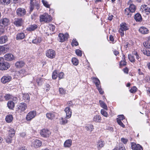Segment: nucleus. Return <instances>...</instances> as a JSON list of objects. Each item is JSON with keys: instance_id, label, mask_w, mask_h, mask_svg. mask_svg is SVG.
I'll return each mask as SVG.
<instances>
[{"instance_id": "36", "label": "nucleus", "mask_w": 150, "mask_h": 150, "mask_svg": "<svg viewBox=\"0 0 150 150\" xmlns=\"http://www.w3.org/2000/svg\"><path fill=\"white\" fill-rule=\"evenodd\" d=\"M125 55L123 54V57H122V60L120 62V66H125L126 65V62L125 61Z\"/></svg>"}, {"instance_id": "32", "label": "nucleus", "mask_w": 150, "mask_h": 150, "mask_svg": "<svg viewBox=\"0 0 150 150\" xmlns=\"http://www.w3.org/2000/svg\"><path fill=\"white\" fill-rule=\"evenodd\" d=\"M132 12L130 11L128 8H126L125 10V14L128 17H130L132 16Z\"/></svg>"}, {"instance_id": "64", "label": "nucleus", "mask_w": 150, "mask_h": 150, "mask_svg": "<svg viewBox=\"0 0 150 150\" xmlns=\"http://www.w3.org/2000/svg\"><path fill=\"white\" fill-rule=\"evenodd\" d=\"M118 117H119L118 118H119V120H122L124 119V115H119L118 116Z\"/></svg>"}, {"instance_id": "50", "label": "nucleus", "mask_w": 150, "mask_h": 150, "mask_svg": "<svg viewBox=\"0 0 150 150\" xmlns=\"http://www.w3.org/2000/svg\"><path fill=\"white\" fill-rule=\"evenodd\" d=\"M42 2L45 7L47 8L50 7V6L48 4V2L47 1L44 0H42Z\"/></svg>"}, {"instance_id": "41", "label": "nucleus", "mask_w": 150, "mask_h": 150, "mask_svg": "<svg viewBox=\"0 0 150 150\" xmlns=\"http://www.w3.org/2000/svg\"><path fill=\"white\" fill-rule=\"evenodd\" d=\"M143 53L145 54L147 56H150V52L148 50H146L144 48L143 50H142Z\"/></svg>"}, {"instance_id": "15", "label": "nucleus", "mask_w": 150, "mask_h": 150, "mask_svg": "<svg viewBox=\"0 0 150 150\" xmlns=\"http://www.w3.org/2000/svg\"><path fill=\"white\" fill-rule=\"evenodd\" d=\"M139 31L141 33L144 34H147L149 32L148 29L144 27H140L139 29Z\"/></svg>"}, {"instance_id": "21", "label": "nucleus", "mask_w": 150, "mask_h": 150, "mask_svg": "<svg viewBox=\"0 0 150 150\" xmlns=\"http://www.w3.org/2000/svg\"><path fill=\"white\" fill-rule=\"evenodd\" d=\"M8 49V47L6 45L0 46V54L5 53Z\"/></svg>"}, {"instance_id": "23", "label": "nucleus", "mask_w": 150, "mask_h": 150, "mask_svg": "<svg viewBox=\"0 0 150 150\" xmlns=\"http://www.w3.org/2000/svg\"><path fill=\"white\" fill-rule=\"evenodd\" d=\"M25 36V34L23 33H18L16 35V39L17 40H20L23 39Z\"/></svg>"}, {"instance_id": "13", "label": "nucleus", "mask_w": 150, "mask_h": 150, "mask_svg": "<svg viewBox=\"0 0 150 150\" xmlns=\"http://www.w3.org/2000/svg\"><path fill=\"white\" fill-rule=\"evenodd\" d=\"M42 144V142L41 141L39 140H36L33 142L32 146L35 148H37L40 146Z\"/></svg>"}, {"instance_id": "39", "label": "nucleus", "mask_w": 150, "mask_h": 150, "mask_svg": "<svg viewBox=\"0 0 150 150\" xmlns=\"http://www.w3.org/2000/svg\"><path fill=\"white\" fill-rule=\"evenodd\" d=\"M15 131L13 129L11 128L9 130V135L13 137L15 135Z\"/></svg>"}, {"instance_id": "59", "label": "nucleus", "mask_w": 150, "mask_h": 150, "mask_svg": "<svg viewBox=\"0 0 150 150\" xmlns=\"http://www.w3.org/2000/svg\"><path fill=\"white\" fill-rule=\"evenodd\" d=\"M124 30H122V29H121L120 28L119 30V32L120 33V35L121 37L123 36L124 35Z\"/></svg>"}, {"instance_id": "40", "label": "nucleus", "mask_w": 150, "mask_h": 150, "mask_svg": "<svg viewBox=\"0 0 150 150\" xmlns=\"http://www.w3.org/2000/svg\"><path fill=\"white\" fill-rule=\"evenodd\" d=\"M128 58L130 61L132 62H134L135 61V59L133 55L129 54Z\"/></svg>"}, {"instance_id": "16", "label": "nucleus", "mask_w": 150, "mask_h": 150, "mask_svg": "<svg viewBox=\"0 0 150 150\" xmlns=\"http://www.w3.org/2000/svg\"><path fill=\"white\" fill-rule=\"evenodd\" d=\"M8 40V38L7 36L4 35L0 37V44L5 43Z\"/></svg>"}, {"instance_id": "12", "label": "nucleus", "mask_w": 150, "mask_h": 150, "mask_svg": "<svg viewBox=\"0 0 150 150\" xmlns=\"http://www.w3.org/2000/svg\"><path fill=\"white\" fill-rule=\"evenodd\" d=\"M10 67V64L7 62H4L1 65H0V70H6L8 69Z\"/></svg>"}, {"instance_id": "5", "label": "nucleus", "mask_w": 150, "mask_h": 150, "mask_svg": "<svg viewBox=\"0 0 150 150\" xmlns=\"http://www.w3.org/2000/svg\"><path fill=\"white\" fill-rule=\"evenodd\" d=\"M50 132L47 129H43L40 132L41 136L44 137H48L51 134Z\"/></svg>"}, {"instance_id": "20", "label": "nucleus", "mask_w": 150, "mask_h": 150, "mask_svg": "<svg viewBox=\"0 0 150 150\" xmlns=\"http://www.w3.org/2000/svg\"><path fill=\"white\" fill-rule=\"evenodd\" d=\"M134 18L137 22H141L142 21L141 15L139 13H137L134 15Z\"/></svg>"}, {"instance_id": "62", "label": "nucleus", "mask_w": 150, "mask_h": 150, "mask_svg": "<svg viewBox=\"0 0 150 150\" xmlns=\"http://www.w3.org/2000/svg\"><path fill=\"white\" fill-rule=\"evenodd\" d=\"M50 88V86L49 84H47L46 85V91H49Z\"/></svg>"}, {"instance_id": "52", "label": "nucleus", "mask_w": 150, "mask_h": 150, "mask_svg": "<svg viewBox=\"0 0 150 150\" xmlns=\"http://www.w3.org/2000/svg\"><path fill=\"white\" fill-rule=\"evenodd\" d=\"M52 78L54 79H56L57 77V74L56 71H54L52 73Z\"/></svg>"}, {"instance_id": "54", "label": "nucleus", "mask_w": 150, "mask_h": 150, "mask_svg": "<svg viewBox=\"0 0 150 150\" xmlns=\"http://www.w3.org/2000/svg\"><path fill=\"white\" fill-rule=\"evenodd\" d=\"M76 54L79 56H81L82 55L81 51L79 49L76 50L75 51Z\"/></svg>"}, {"instance_id": "3", "label": "nucleus", "mask_w": 150, "mask_h": 150, "mask_svg": "<svg viewBox=\"0 0 150 150\" xmlns=\"http://www.w3.org/2000/svg\"><path fill=\"white\" fill-rule=\"evenodd\" d=\"M10 23L9 20L7 18H4L0 20V26L5 27Z\"/></svg>"}, {"instance_id": "6", "label": "nucleus", "mask_w": 150, "mask_h": 150, "mask_svg": "<svg viewBox=\"0 0 150 150\" xmlns=\"http://www.w3.org/2000/svg\"><path fill=\"white\" fill-rule=\"evenodd\" d=\"M27 104L24 103H20L18 106V109L19 112H23L27 108Z\"/></svg>"}, {"instance_id": "31", "label": "nucleus", "mask_w": 150, "mask_h": 150, "mask_svg": "<svg viewBox=\"0 0 150 150\" xmlns=\"http://www.w3.org/2000/svg\"><path fill=\"white\" fill-rule=\"evenodd\" d=\"M13 137L11 135H8L5 138L6 141L8 144H10L11 143L12 141V138Z\"/></svg>"}, {"instance_id": "28", "label": "nucleus", "mask_w": 150, "mask_h": 150, "mask_svg": "<svg viewBox=\"0 0 150 150\" xmlns=\"http://www.w3.org/2000/svg\"><path fill=\"white\" fill-rule=\"evenodd\" d=\"M7 106L9 108L12 109L14 107V103L13 101H9L7 103Z\"/></svg>"}, {"instance_id": "57", "label": "nucleus", "mask_w": 150, "mask_h": 150, "mask_svg": "<svg viewBox=\"0 0 150 150\" xmlns=\"http://www.w3.org/2000/svg\"><path fill=\"white\" fill-rule=\"evenodd\" d=\"M128 139L124 138H122L121 139V141L123 142L124 144H127L128 142Z\"/></svg>"}, {"instance_id": "14", "label": "nucleus", "mask_w": 150, "mask_h": 150, "mask_svg": "<svg viewBox=\"0 0 150 150\" xmlns=\"http://www.w3.org/2000/svg\"><path fill=\"white\" fill-rule=\"evenodd\" d=\"M64 111L66 114V118L67 119L70 118L71 115V111L69 107H66L64 109Z\"/></svg>"}, {"instance_id": "37", "label": "nucleus", "mask_w": 150, "mask_h": 150, "mask_svg": "<svg viewBox=\"0 0 150 150\" xmlns=\"http://www.w3.org/2000/svg\"><path fill=\"white\" fill-rule=\"evenodd\" d=\"M99 102L101 107L105 110H107V106L105 103L100 100H99Z\"/></svg>"}, {"instance_id": "9", "label": "nucleus", "mask_w": 150, "mask_h": 150, "mask_svg": "<svg viewBox=\"0 0 150 150\" xmlns=\"http://www.w3.org/2000/svg\"><path fill=\"white\" fill-rule=\"evenodd\" d=\"M132 149L133 150H143L142 146L139 144H136L135 142H131V143Z\"/></svg>"}, {"instance_id": "48", "label": "nucleus", "mask_w": 150, "mask_h": 150, "mask_svg": "<svg viewBox=\"0 0 150 150\" xmlns=\"http://www.w3.org/2000/svg\"><path fill=\"white\" fill-rule=\"evenodd\" d=\"M117 121L119 125L120 126L122 127H125V125L121 121L119 120V118H117Z\"/></svg>"}, {"instance_id": "46", "label": "nucleus", "mask_w": 150, "mask_h": 150, "mask_svg": "<svg viewBox=\"0 0 150 150\" xmlns=\"http://www.w3.org/2000/svg\"><path fill=\"white\" fill-rule=\"evenodd\" d=\"M4 98L6 100H8L10 99H12L13 98V96L10 94H6L4 96Z\"/></svg>"}, {"instance_id": "44", "label": "nucleus", "mask_w": 150, "mask_h": 150, "mask_svg": "<svg viewBox=\"0 0 150 150\" xmlns=\"http://www.w3.org/2000/svg\"><path fill=\"white\" fill-rule=\"evenodd\" d=\"M72 62L73 64L77 65L79 63L78 60L76 58H73L72 59Z\"/></svg>"}, {"instance_id": "42", "label": "nucleus", "mask_w": 150, "mask_h": 150, "mask_svg": "<svg viewBox=\"0 0 150 150\" xmlns=\"http://www.w3.org/2000/svg\"><path fill=\"white\" fill-rule=\"evenodd\" d=\"M93 126L92 125H90L89 126H85V128L88 131H91L93 129Z\"/></svg>"}, {"instance_id": "34", "label": "nucleus", "mask_w": 150, "mask_h": 150, "mask_svg": "<svg viewBox=\"0 0 150 150\" xmlns=\"http://www.w3.org/2000/svg\"><path fill=\"white\" fill-rule=\"evenodd\" d=\"M13 119L12 115H7L6 117V120L8 123H10Z\"/></svg>"}, {"instance_id": "51", "label": "nucleus", "mask_w": 150, "mask_h": 150, "mask_svg": "<svg viewBox=\"0 0 150 150\" xmlns=\"http://www.w3.org/2000/svg\"><path fill=\"white\" fill-rule=\"evenodd\" d=\"M41 41V40L39 39L36 38L33 40L32 41V42L34 44H37L38 43H40Z\"/></svg>"}, {"instance_id": "35", "label": "nucleus", "mask_w": 150, "mask_h": 150, "mask_svg": "<svg viewBox=\"0 0 150 150\" xmlns=\"http://www.w3.org/2000/svg\"><path fill=\"white\" fill-rule=\"evenodd\" d=\"M128 8L129 9L130 11L132 13L134 12L136 10V7L133 4H131L129 8Z\"/></svg>"}, {"instance_id": "60", "label": "nucleus", "mask_w": 150, "mask_h": 150, "mask_svg": "<svg viewBox=\"0 0 150 150\" xmlns=\"http://www.w3.org/2000/svg\"><path fill=\"white\" fill-rule=\"evenodd\" d=\"M64 74L63 72H61L58 74V78L60 79L63 77Z\"/></svg>"}, {"instance_id": "18", "label": "nucleus", "mask_w": 150, "mask_h": 150, "mask_svg": "<svg viewBox=\"0 0 150 150\" xmlns=\"http://www.w3.org/2000/svg\"><path fill=\"white\" fill-rule=\"evenodd\" d=\"M105 144V143L103 141L100 139L97 142V147L98 149H100L103 147Z\"/></svg>"}, {"instance_id": "10", "label": "nucleus", "mask_w": 150, "mask_h": 150, "mask_svg": "<svg viewBox=\"0 0 150 150\" xmlns=\"http://www.w3.org/2000/svg\"><path fill=\"white\" fill-rule=\"evenodd\" d=\"M16 13L18 16L22 17L26 14V11L24 8H20L17 9Z\"/></svg>"}, {"instance_id": "19", "label": "nucleus", "mask_w": 150, "mask_h": 150, "mask_svg": "<svg viewBox=\"0 0 150 150\" xmlns=\"http://www.w3.org/2000/svg\"><path fill=\"white\" fill-rule=\"evenodd\" d=\"M38 28V26L36 24L29 25L26 29L28 31H34Z\"/></svg>"}, {"instance_id": "4", "label": "nucleus", "mask_w": 150, "mask_h": 150, "mask_svg": "<svg viewBox=\"0 0 150 150\" xmlns=\"http://www.w3.org/2000/svg\"><path fill=\"white\" fill-rule=\"evenodd\" d=\"M23 23V20L21 18H15L13 21V23L17 27L21 26Z\"/></svg>"}, {"instance_id": "53", "label": "nucleus", "mask_w": 150, "mask_h": 150, "mask_svg": "<svg viewBox=\"0 0 150 150\" xmlns=\"http://www.w3.org/2000/svg\"><path fill=\"white\" fill-rule=\"evenodd\" d=\"M101 114L104 116L107 117L108 115V114L107 112L105 111L104 110L102 109L101 110Z\"/></svg>"}, {"instance_id": "22", "label": "nucleus", "mask_w": 150, "mask_h": 150, "mask_svg": "<svg viewBox=\"0 0 150 150\" xmlns=\"http://www.w3.org/2000/svg\"><path fill=\"white\" fill-rule=\"evenodd\" d=\"M25 65V63L22 61H17L15 64V66L17 68H20L23 67Z\"/></svg>"}, {"instance_id": "63", "label": "nucleus", "mask_w": 150, "mask_h": 150, "mask_svg": "<svg viewBox=\"0 0 150 150\" xmlns=\"http://www.w3.org/2000/svg\"><path fill=\"white\" fill-rule=\"evenodd\" d=\"M4 29L3 28H0V35L4 34Z\"/></svg>"}, {"instance_id": "45", "label": "nucleus", "mask_w": 150, "mask_h": 150, "mask_svg": "<svg viewBox=\"0 0 150 150\" xmlns=\"http://www.w3.org/2000/svg\"><path fill=\"white\" fill-rule=\"evenodd\" d=\"M30 13L31 12L33 9L34 6V3L32 0H30Z\"/></svg>"}, {"instance_id": "7", "label": "nucleus", "mask_w": 150, "mask_h": 150, "mask_svg": "<svg viewBox=\"0 0 150 150\" xmlns=\"http://www.w3.org/2000/svg\"><path fill=\"white\" fill-rule=\"evenodd\" d=\"M36 114V112L35 111H33L29 112L26 116V119L28 121L30 120L35 117Z\"/></svg>"}, {"instance_id": "11", "label": "nucleus", "mask_w": 150, "mask_h": 150, "mask_svg": "<svg viewBox=\"0 0 150 150\" xmlns=\"http://www.w3.org/2000/svg\"><path fill=\"white\" fill-rule=\"evenodd\" d=\"M11 79V76L8 75H6L2 77L1 81L3 83H5L10 81Z\"/></svg>"}, {"instance_id": "58", "label": "nucleus", "mask_w": 150, "mask_h": 150, "mask_svg": "<svg viewBox=\"0 0 150 150\" xmlns=\"http://www.w3.org/2000/svg\"><path fill=\"white\" fill-rule=\"evenodd\" d=\"M72 44H73L72 45H74L76 46H77L79 45L78 42L75 39L73 40Z\"/></svg>"}, {"instance_id": "17", "label": "nucleus", "mask_w": 150, "mask_h": 150, "mask_svg": "<svg viewBox=\"0 0 150 150\" xmlns=\"http://www.w3.org/2000/svg\"><path fill=\"white\" fill-rule=\"evenodd\" d=\"M4 57L5 59L8 61H12L14 59L13 55L10 53L7 54L5 55Z\"/></svg>"}, {"instance_id": "47", "label": "nucleus", "mask_w": 150, "mask_h": 150, "mask_svg": "<svg viewBox=\"0 0 150 150\" xmlns=\"http://www.w3.org/2000/svg\"><path fill=\"white\" fill-rule=\"evenodd\" d=\"M67 122V120L65 118H62L60 120V123L62 125H65Z\"/></svg>"}, {"instance_id": "38", "label": "nucleus", "mask_w": 150, "mask_h": 150, "mask_svg": "<svg viewBox=\"0 0 150 150\" xmlns=\"http://www.w3.org/2000/svg\"><path fill=\"white\" fill-rule=\"evenodd\" d=\"M0 2L3 5H8L10 3V0H0Z\"/></svg>"}, {"instance_id": "56", "label": "nucleus", "mask_w": 150, "mask_h": 150, "mask_svg": "<svg viewBox=\"0 0 150 150\" xmlns=\"http://www.w3.org/2000/svg\"><path fill=\"white\" fill-rule=\"evenodd\" d=\"M59 91L60 94H63L65 93V91L62 88H60L59 89Z\"/></svg>"}, {"instance_id": "1", "label": "nucleus", "mask_w": 150, "mask_h": 150, "mask_svg": "<svg viewBox=\"0 0 150 150\" xmlns=\"http://www.w3.org/2000/svg\"><path fill=\"white\" fill-rule=\"evenodd\" d=\"M40 22H44L45 23H48L52 21L51 16L48 13H45L40 16Z\"/></svg>"}, {"instance_id": "49", "label": "nucleus", "mask_w": 150, "mask_h": 150, "mask_svg": "<svg viewBox=\"0 0 150 150\" xmlns=\"http://www.w3.org/2000/svg\"><path fill=\"white\" fill-rule=\"evenodd\" d=\"M137 88L136 87L134 86L132 87L131 89L130 90V91L131 93H134L137 91Z\"/></svg>"}, {"instance_id": "27", "label": "nucleus", "mask_w": 150, "mask_h": 150, "mask_svg": "<svg viewBox=\"0 0 150 150\" xmlns=\"http://www.w3.org/2000/svg\"><path fill=\"white\" fill-rule=\"evenodd\" d=\"M143 11L146 13L147 14H148L150 13V8L147 5H144L143 6Z\"/></svg>"}, {"instance_id": "55", "label": "nucleus", "mask_w": 150, "mask_h": 150, "mask_svg": "<svg viewBox=\"0 0 150 150\" xmlns=\"http://www.w3.org/2000/svg\"><path fill=\"white\" fill-rule=\"evenodd\" d=\"M49 28L50 30H51L52 31H54L55 30V27L54 25L52 24H50L49 25Z\"/></svg>"}, {"instance_id": "2", "label": "nucleus", "mask_w": 150, "mask_h": 150, "mask_svg": "<svg viewBox=\"0 0 150 150\" xmlns=\"http://www.w3.org/2000/svg\"><path fill=\"white\" fill-rule=\"evenodd\" d=\"M46 55L48 58L53 59L55 57L56 53L54 50L52 49H49L46 51Z\"/></svg>"}, {"instance_id": "61", "label": "nucleus", "mask_w": 150, "mask_h": 150, "mask_svg": "<svg viewBox=\"0 0 150 150\" xmlns=\"http://www.w3.org/2000/svg\"><path fill=\"white\" fill-rule=\"evenodd\" d=\"M97 89H98V91H99V93L101 94H102L104 93V92L103 91L102 89L100 88V86H98V87H97Z\"/></svg>"}, {"instance_id": "25", "label": "nucleus", "mask_w": 150, "mask_h": 150, "mask_svg": "<svg viewBox=\"0 0 150 150\" xmlns=\"http://www.w3.org/2000/svg\"><path fill=\"white\" fill-rule=\"evenodd\" d=\"M101 120V117L99 115L95 116L93 119V121L96 122H100Z\"/></svg>"}, {"instance_id": "30", "label": "nucleus", "mask_w": 150, "mask_h": 150, "mask_svg": "<svg viewBox=\"0 0 150 150\" xmlns=\"http://www.w3.org/2000/svg\"><path fill=\"white\" fill-rule=\"evenodd\" d=\"M92 79L93 80V82L95 84L97 87H98V86H100L99 84H100V81L99 79L96 77H93Z\"/></svg>"}, {"instance_id": "33", "label": "nucleus", "mask_w": 150, "mask_h": 150, "mask_svg": "<svg viewBox=\"0 0 150 150\" xmlns=\"http://www.w3.org/2000/svg\"><path fill=\"white\" fill-rule=\"evenodd\" d=\"M120 28L124 31H126V30H128L129 29V28L127 27V25L125 23H122L120 24Z\"/></svg>"}, {"instance_id": "8", "label": "nucleus", "mask_w": 150, "mask_h": 150, "mask_svg": "<svg viewBox=\"0 0 150 150\" xmlns=\"http://www.w3.org/2000/svg\"><path fill=\"white\" fill-rule=\"evenodd\" d=\"M68 37L69 35L67 33L65 34L64 35L62 33H59L58 36V40L60 42H62L67 40Z\"/></svg>"}, {"instance_id": "29", "label": "nucleus", "mask_w": 150, "mask_h": 150, "mask_svg": "<svg viewBox=\"0 0 150 150\" xmlns=\"http://www.w3.org/2000/svg\"><path fill=\"white\" fill-rule=\"evenodd\" d=\"M46 115L48 119L52 120L54 117L55 115L54 112H49L47 113Z\"/></svg>"}, {"instance_id": "26", "label": "nucleus", "mask_w": 150, "mask_h": 150, "mask_svg": "<svg viewBox=\"0 0 150 150\" xmlns=\"http://www.w3.org/2000/svg\"><path fill=\"white\" fill-rule=\"evenodd\" d=\"M22 99L25 101L29 102L30 101V97L28 93L23 94Z\"/></svg>"}, {"instance_id": "24", "label": "nucleus", "mask_w": 150, "mask_h": 150, "mask_svg": "<svg viewBox=\"0 0 150 150\" xmlns=\"http://www.w3.org/2000/svg\"><path fill=\"white\" fill-rule=\"evenodd\" d=\"M72 144V141L71 139H67L66 141L64 144V146L65 147H69Z\"/></svg>"}, {"instance_id": "43", "label": "nucleus", "mask_w": 150, "mask_h": 150, "mask_svg": "<svg viewBox=\"0 0 150 150\" xmlns=\"http://www.w3.org/2000/svg\"><path fill=\"white\" fill-rule=\"evenodd\" d=\"M143 45L144 47L146 48H150V43L148 41L144 42Z\"/></svg>"}]
</instances>
